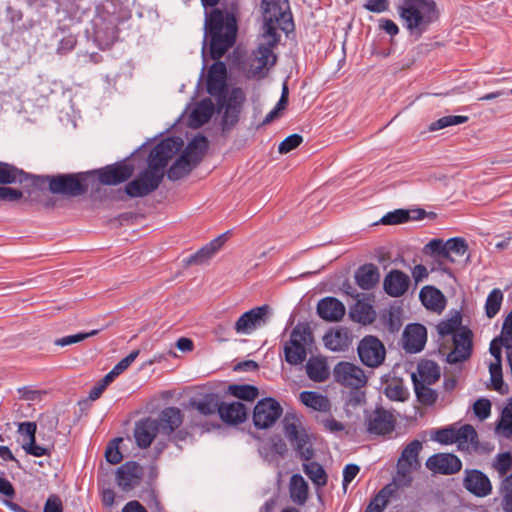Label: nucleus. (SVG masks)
Returning <instances> with one entry per match:
<instances>
[{
	"label": "nucleus",
	"mask_w": 512,
	"mask_h": 512,
	"mask_svg": "<svg viewBox=\"0 0 512 512\" xmlns=\"http://www.w3.org/2000/svg\"><path fill=\"white\" fill-rule=\"evenodd\" d=\"M159 431L157 420L145 418L138 421L134 428V438L139 448H148Z\"/></svg>",
	"instance_id": "5701e85b"
},
{
	"label": "nucleus",
	"mask_w": 512,
	"mask_h": 512,
	"mask_svg": "<svg viewBox=\"0 0 512 512\" xmlns=\"http://www.w3.org/2000/svg\"><path fill=\"white\" fill-rule=\"evenodd\" d=\"M417 382L432 385L440 378V367L431 360H425L418 364Z\"/></svg>",
	"instance_id": "4c0bfd02"
},
{
	"label": "nucleus",
	"mask_w": 512,
	"mask_h": 512,
	"mask_svg": "<svg viewBox=\"0 0 512 512\" xmlns=\"http://www.w3.org/2000/svg\"><path fill=\"white\" fill-rule=\"evenodd\" d=\"M503 300V294L500 289H493L485 303V313L488 318H493L500 310Z\"/></svg>",
	"instance_id": "09e8293b"
},
{
	"label": "nucleus",
	"mask_w": 512,
	"mask_h": 512,
	"mask_svg": "<svg viewBox=\"0 0 512 512\" xmlns=\"http://www.w3.org/2000/svg\"><path fill=\"white\" fill-rule=\"evenodd\" d=\"M37 425L35 422H22L18 424V433L23 437V450L34 457L49 455V449L36 444Z\"/></svg>",
	"instance_id": "a211bd4d"
},
{
	"label": "nucleus",
	"mask_w": 512,
	"mask_h": 512,
	"mask_svg": "<svg viewBox=\"0 0 512 512\" xmlns=\"http://www.w3.org/2000/svg\"><path fill=\"white\" fill-rule=\"evenodd\" d=\"M428 470L442 475L457 473L462 468L460 459L449 453H438L430 456L425 463Z\"/></svg>",
	"instance_id": "f3484780"
},
{
	"label": "nucleus",
	"mask_w": 512,
	"mask_h": 512,
	"mask_svg": "<svg viewBox=\"0 0 512 512\" xmlns=\"http://www.w3.org/2000/svg\"><path fill=\"white\" fill-rule=\"evenodd\" d=\"M264 17L263 42L252 51L247 67V77L261 79L267 75L268 70L276 64L277 56L273 48L279 41L277 28L285 33L294 29L292 14L288 0H262Z\"/></svg>",
	"instance_id": "f257e3e1"
},
{
	"label": "nucleus",
	"mask_w": 512,
	"mask_h": 512,
	"mask_svg": "<svg viewBox=\"0 0 512 512\" xmlns=\"http://www.w3.org/2000/svg\"><path fill=\"white\" fill-rule=\"evenodd\" d=\"M412 381L418 400L424 405L434 404L437 399L436 392L433 389H431L428 384H424L423 382H417L416 374H412Z\"/></svg>",
	"instance_id": "37998d69"
},
{
	"label": "nucleus",
	"mask_w": 512,
	"mask_h": 512,
	"mask_svg": "<svg viewBox=\"0 0 512 512\" xmlns=\"http://www.w3.org/2000/svg\"><path fill=\"white\" fill-rule=\"evenodd\" d=\"M308 484L300 474L290 478L289 493L291 500L297 505H304L308 499Z\"/></svg>",
	"instance_id": "c9c22d12"
},
{
	"label": "nucleus",
	"mask_w": 512,
	"mask_h": 512,
	"mask_svg": "<svg viewBox=\"0 0 512 512\" xmlns=\"http://www.w3.org/2000/svg\"><path fill=\"white\" fill-rule=\"evenodd\" d=\"M427 331L421 324H409L403 333V348L409 353L420 352L426 343Z\"/></svg>",
	"instance_id": "6ab92c4d"
},
{
	"label": "nucleus",
	"mask_w": 512,
	"mask_h": 512,
	"mask_svg": "<svg viewBox=\"0 0 512 512\" xmlns=\"http://www.w3.org/2000/svg\"><path fill=\"white\" fill-rule=\"evenodd\" d=\"M220 405L219 397L216 394H207L199 400L190 401V406L205 416L218 412Z\"/></svg>",
	"instance_id": "ea45409f"
},
{
	"label": "nucleus",
	"mask_w": 512,
	"mask_h": 512,
	"mask_svg": "<svg viewBox=\"0 0 512 512\" xmlns=\"http://www.w3.org/2000/svg\"><path fill=\"white\" fill-rule=\"evenodd\" d=\"M419 296L422 304L429 310L440 312L445 307L443 294L432 286L423 287Z\"/></svg>",
	"instance_id": "2f4dec72"
},
{
	"label": "nucleus",
	"mask_w": 512,
	"mask_h": 512,
	"mask_svg": "<svg viewBox=\"0 0 512 512\" xmlns=\"http://www.w3.org/2000/svg\"><path fill=\"white\" fill-rule=\"evenodd\" d=\"M422 449V443L419 440H413L402 450L399 462L408 464V466L421 467L419 453Z\"/></svg>",
	"instance_id": "a19ab883"
},
{
	"label": "nucleus",
	"mask_w": 512,
	"mask_h": 512,
	"mask_svg": "<svg viewBox=\"0 0 512 512\" xmlns=\"http://www.w3.org/2000/svg\"><path fill=\"white\" fill-rule=\"evenodd\" d=\"M142 478V468L135 462H127L117 470L116 481L118 486L129 491L138 486Z\"/></svg>",
	"instance_id": "aec40b11"
},
{
	"label": "nucleus",
	"mask_w": 512,
	"mask_h": 512,
	"mask_svg": "<svg viewBox=\"0 0 512 512\" xmlns=\"http://www.w3.org/2000/svg\"><path fill=\"white\" fill-rule=\"evenodd\" d=\"M303 471L317 487L326 485L327 474L320 464L316 462L304 463Z\"/></svg>",
	"instance_id": "c03bdc74"
},
{
	"label": "nucleus",
	"mask_w": 512,
	"mask_h": 512,
	"mask_svg": "<svg viewBox=\"0 0 512 512\" xmlns=\"http://www.w3.org/2000/svg\"><path fill=\"white\" fill-rule=\"evenodd\" d=\"M245 100V94L241 88H233L228 96L225 95V104L218 106L219 111L224 110L223 122L228 124L235 123L237 120L238 113L241 105Z\"/></svg>",
	"instance_id": "393cba45"
},
{
	"label": "nucleus",
	"mask_w": 512,
	"mask_h": 512,
	"mask_svg": "<svg viewBox=\"0 0 512 512\" xmlns=\"http://www.w3.org/2000/svg\"><path fill=\"white\" fill-rule=\"evenodd\" d=\"M218 413L224 422L231 424L242 423L247 416L246 407L241 402L221 403Z\"/></svg>",
	"instance_id": "c756f323"
},
{
	"label": "nucleus",
	"mask_w": 512,
	"mask_h": 512,
	"mask_svg": "<svg viewBox=\"0 0 512 512\" xmlns=\"http://www.w3.org/2000/svg\"><path fill=\"white\" fill-rule=\"evenodd\" d=\"M207 148V138L202 135H198L188 143L181 155L195 167L201 161Z\"/></svg>",
	"instance_id": "7c9ffc66"
},
{
	"label": "nucleus",
	"mask_w": 512,
	"mask_h": 512,
	"mask_svg": "<svg viewBox=\"0 0 512 512\" xmlns=\"http://www.w3.org/2000/svg\"><path fill=\"white\" fill-rule=\"evenodd\" d=\"M226 66L222 62L214 63L207 76V91L210 95L217 98V105L225 104V88H226Z\"/></svg>",
	"instance_id": "4468645a"
},
{
	"label": "nucleus",
	"mask_w": 512,
	"mask_h": 512,
	"mask_svg": "<svg viewBox=\"0 0 512 512\" xmlns=\"http://www.w3.org/2000/svg\"><path fill=\"white\" fill-rule=\"evenodd\" d=\"M159 430L164 434H172L183 422V415L177 407H167L159 415L157 420Z\"/></svg>",
	"instance_id": "cd10ccee"
},
{
	"label": "nucleus",
	"mask_w": 512,
	"mask_h": 512,
	"mask_svg": "<svg viewBox=\"0 0 512 512\" xmlns=\"http://www.w3.org/2000/svg\"><path fill=\"white\" fill-rule=\"evenodd\" d=\"M360 361L369 368H377L386 358V349L380 339L373 335L363 337L357 347Z\"/></svg>",
	"instance_id": "1a4fd4ad"
},
{
	"label": "nucleus",
	"mask_w": 512,
	"mask_h": 512,
	"mask_svg": "<svg viewBox=\"0 0 512 512\" xmlns=\"http://www.w3.org/2000/svg\"><path fill=\"white\" fill-rule=\"evenodd\" d=\"M395 418L389 411L377 408L366 417L367 431L374 435H386L395 427Z\"/></svg>",
	"instance_id": "dca6fc26"
},
{
	"label": "nucleus",
	"mask_w": 512,
	"mask_h": 512,
	"mask_svg": "<svg viewBox=\"0 0 512 512\" xmlns=\"http://www.w3.org/2000/svg\"><path fill=\"white\" fill-rule=\"evenodd\" d=\"M228 391L236 398L253 401L258 396V389L252 385H230Z\"/></svg>",
	"instance_id": "8fccbe9b"
},
{
	"label": "nucleus",
	"mask_w": 512,
	"mask_h": 512,
	"mask_svg": "<svg viewBox=\"0 0 512 512\" xmlns=\"http://www.w3.org/2000/svg\"><path fill=\"white\" fill-rule=\"evenodd\" d=\"M379 270L374 264L361 266L355 274L357 284L364 290L373 288L379 281Z\"/></svg>",
	"instance_id": "72a5a7b5"
},
{
	"label": "nucleus",
	"mask_w": 512,
	"mask_h": 512,
	"mask_svg": "<svg viewBox=\"0 0 512 512\" xmlns=\"http://www.w3.org/2000/svg\"><path fill=\"white\" fill-rule=\"evenodd\" d=\"M182 146L183 141L179 137H169L158 143L149 154L147 168L136 179L126 184L125 193L131 198H138L155 191L163 180L169 160Z\"/></svg>",
	"instance_id": "7ed1b4c3"
},
{
	"label": "nucleus",
	"mask_w": 512,
	"mask_h": 512,
	"mask_svg": "<svg viewBox=\"0 0 512 512\" xmlns=\"http://www.w3.org/2000/svg\"><path fill=\"white\" fill-rule=\"evenodd\" d=\"M473 410L480 420H485L491 414V402L484 398L478 399L473 405Z\"/></svg>",
	"instance_id": "052dcab7"
},
{
	"label": "nucleus",
	"mask_w": 512,
	"mask_h": 512,
	"mask_svg": "<svg viewBox=\"0 0 512 512\" xmlns=\"http://www.w3.org/2000/svg\"><path fill=\"white\" fill-rule=\"evenodd\" d=\"M472 332L461 328L453 338V349L447 355V362L456 364L467 360L472 352Z\"/></svg>",
	"instance_id": "2eb2a0df"
},
{
	"label": "nucleus",
	"mask_w": 512,
	"mask_h": 512,
	"mask_svg": "<svg viewBox=\"0 0 512 512\" xmlns=\"http://www.w3.org/2000/svg\"><path fill=\"white\" fill-rule=\"evenodd\" d=\"M48 185L53 194L69 197H77L87 191L83 174H59L55 176H37L33 179V185L42 187Z\"/></svg>",
	"instance_id": "39448f33"
},
{
	"label": "nucleus",
	"mask_w": 512,
	"mask_h": 512,
	"mask_svg": "<svg viewBox=\"0 0 512 512\" xmlns=\"http://www.w3.org/2000/svg\"><path fill=\"white\" fill-rule=\"evenodd\" d=\"M346 312L344 304L335 297H325L317 304L319 317L327 322H339Z\"/></svg>",
	"instance_id": "4be33fe9"
},
{
	"label": "nucleus",
	"mask_w": 512,
	"mask_h": 512,
	"mask_svg": "<svg viewBox=\"0 0 512 512\" xmlns=\"http://www.w3.org/2000/svg\"><path fill=\"white\" fill-rule=\"evenodd\" d=\"M214 104L211 99L206 98L195 105L189 115V125L198 128L207 123L214 113Z\"/></svg>",
	"instance_id": "c85d7f7f"
},
{
	"label": "nucleus",
	"mask_w": 512,
	"mask_h": 512,
	"mask_svg": "<svg viewBox=\"0 0 512 512\" xmlns=\"http://www.w3.org/2000/svg\"><path fill=\"white\" fill-rule=\"evenodd\" d=\"M387 503L385 489H382L368 504L365 512H383Z\"/></svg>",
	"instance_id": "bf43d9fd"
},
{
	"label": "nucleus",
	"mask_w": 512,
	"mask_h": 512,
	"mask_svg": "<svg viewBox=\"0 0 512 512\" xmlns=\"http://www.w3.org/2000/svg\"><path fill=\"white\" fill-rule=\"evenodd\" d=\"M282 412L281 405L275 399L264 398L254 407V425L259 429L269 428L280 418Z\"/></svg>",
	"instance_id": "9b49d317"
},
{
	"label": "nucleus",
	"mask_w": 512,
	"mask_h": 512,
	"mask_svg": "<svg viewBox=\"0 0 512 512\" xmlns=\"http://www.w3.org/2000/svg\"><path fill=\"white\" fill-rule=\"evenodd\" d=\"M410 219V214L408 210L397 209L392 212H388L381 219L382 224L384 225H396L401 224Z\"/></svg>",
	"instance_id": "864d4df0"
},
{
	"label": "nucleus",
	"mask_w": 512,
	"mask_h": 512,
	"mask_svg": "<svg viewBox=\"0 0 512 512\" xmlns=\"http://www.w3.org/2000/svg\"><path fill=\"white\" fill-rule=\"evenodd\" d=\"M497 427L502 430L507 437L512 436V413H510L509 409H503Z\"/></svg>",
	"instance_id": "0e129e2a"
},
{
	"label": "nucleus",
	"mask_w": 512,
	"mask_h": 512,
	"mask_svg": "<svg viewBox=\"0 0 512 512\" xmlns=\"http://www.w3.org/2000/svg\"><path fill=\"white\" fill-rule=\"evenodd\" d=\"M228 239V232H225L211 240L196 253L190 255L186 263L189 265H202L207 263L214 255L221 250Z\"/></svg>",
	"instance_id": "412c9836"
},
{
	"label": "nucleus",
	"mask_w": 512,
	"mask_h": 512,
	"mask_svg": "<svg viewBox=\"0 0 512 512\" xmlns=\"http://www.w3.org/2000/svg\"><path fill=\"white\" fill-rule=\"evenodd\" d=\"M98 332H99L98 330H92V331L86 332V333H78L75 335H68V336L56 339L55 345L63 347V346H67V345L76 344V343L81 342L91 336L96 335Z\"/></svg>",
	"instance_id": "4d7b16f0"
},
{
	"label": "nucleus",
	"mask_w": 512,
	"mask_h": 512,
	"mask_svg": "<svg viewBox=\"0 0 512 512\" xmlns=\"http://www.w3.org/2000/svg\"><path fill=\"white\" fill-rule=\"evenodd\" d=\"M494 468L501 477L508 476L507 473L512 468V456L509 452L500 453L494 462Z\"/></svg>",
	"instance_id": "6e6d98bb"
},
{
	"label": "nucleus",
	"mask_w": 512,
	"mask_h": 512,
	"mask_svg": "<svg viewBox=\"0 0 512 512\" xmlns=\"http://www.w3.org/2000/svg\"><path fill=\"white\" fill-rule=\"evenodd\" d=\"M425 250L439 260L451 263H465L469 260L468 245L460 237L451 238L446 242L441 239H433L425 246Z\"/></svg>",
	"instance_id": "0eeeda50"
},
{
	"label": "nucleus",
	"mask_w": 512,
	"mask_h": 512,
	"mask_svg": "<svg viewBox=\"0 0 512 512\" xmlns=\"http://www.w3.org/2000/svg\"><path fill=\"white\" fill-rule=\"evenodd\" d=\"M303 141V138L299 134H292L285 138L278 147V151L281 154H286L293 149L297 148Z\"/></svg>",
	"instance_id": "13d9d810"
},
{
	"label": "nucleus",
	"mask_w": 512,
	"mask_h": 512,
	"mask_svg": "<svg viewBox=\"0 0 512 512\" xmlns=\"http://www.w3.org/2000/svg\"><path fill=\"white\" fill-rule=\"evenodd\" d=\"M333 375L337 383L354 389L361 388L367 383L364 370L350 362L337 363Z\"/></svg>",
	"instance_id": "f8f14e48"
},
{
	"label": "nucleus",
	"mask_w": 512,
	"mask_h": 512,
	"mask_svg": "<svg viewBox=\"0 0 512 512\" xmlns=\"http://www.w3.org/2000/svg\"><path fill=\"white\" fill-rule=\"evenodd\" d=\"M468 119L467 116L462 115L443 116L429 125V131H437L453 125L463 124L467 122Z\"/></svg>",
	"instance_id": "3c124183"
},
{
	"label": "nucleus",
	"mask_w": 512,
	"mask_h": 512,
	"mask_svg": "<svg viewBox=\"0 0 512 512\" xmlns=\"http://www.w3.org/2000/svg\"><path fill=\"white\" fill-rule=\"evenodd\" d=\"M462 451L475 450L477 448V432L473 426L466 424L455 431V442Z\"/></svg>",
	"instance_id": "473e14b6"
},
{
	"label": "nucleus",
	"mask_w": 512,
	"mask_h": 512,
	"mask_svg": "<svg viewBox=\"0 0 512 512\" xmlns=\"http://www.w3.org/2000/svg\"><path fill=\"white\" fill-rule=\"evenodd\" d=\"M22 196V192L18 189L0 186V201L13 202L21 199Z\"/></svg>",
	"instance_id": "338daca9"
},
{
	"label": "nucleus",
	"mask_w": 512,
	"mask_h": 512,
	"mask_svg": "<svg viewBox=\"0 0 512 512\" xmlns=\"http://www.w3.org/2000/svg\"><path fill=\"white\" fill-rule=\"evenodd\" d=\"M43 512H63L60 498L55 495L50 496L45 503Z\"/></svg>",
	"instance_id": "774afa93"
},
{
	"label": "nucleus",
	"mask_w": 512,
	"mask_h": 512,
	"mask_svg": "<svg viewBox=\"0 0 512 512\" xmlns=\"http://www.w3.org/2000/svg\"><path fill=\"white\" fill-rule=\"evenodd\" d=\"M499 494L503 511L512 512V474L502 479Z\"/></svg>",
	"instance_id": "49530a36"
},
{
	"label": "nucleus",
	"mask_w": 512,
	"mask_h": 512,
	"mask_svg": "<svg viewBox=\"0 0 512 512\" xmlns=\"http://www.w3.org/2000/svg\"><path fill=\"white\" fill-rule=\"evenodd\" d=\"M456 428H442L435 432L434 440L441 444H451L455 442Z\"/></svg>",
	"instance_id": "e2e57ef3"
},
{
	"label": "nucleus",
	"mask_w": 512,
	"mask_h": 512,
	"mask_svg": "<svg viewBox=\"0 0 512 512\" xmlns=\"http://www.w3.org/2000/svg\"><path fill=\"white\" fill-rule=\"evenodd\" d=\"M349 315L354 322L363 325L371 324L376 318L373 306L360 300L350 308Z\"/></svg>",
	"instance_id": "f704fd0d"
},
{
	"label": "nucleus",
	"mask_w": 512,
	"mask_h": 512,
	"mask_svg": "<svg viewBox=\"0 0 512 512\" xmlns=\"http://www.w3.org/2000/svg\"><path fill=\"white\" fill-rule=\"evenodd\" d=\"M305 368L309 379L312 381L323 382L329 377L326 360L322 357H311L307 361Z\"/></svg>",
	"instance_id": "e433bc0d"
},
{
	"label": "nucleus",
	"mask_w": 512,
	"mask_h": 512,
	"mask_svg": "<svg viewBox=\"0 0 512 512\" xmlns=\"http://www.w3.org/2000/svg\"><path fill=\"white\" fill-rule=\"evenodd\" d=\"M313 343L310 328L302 323L297 324L284 344L285 360L290 365H299L306 360L309 347Z\"/></svg>",
	"instance_id": "423d86ee"
},
{
	"label": "nucleus",
	"mask_w": 512,
	"mask_h": 512,
	"mask_svg": "<svg viewBox=\"0 0 512 512\" xmlns=\"http://www.w3.org/2000/svg\"><path fill=\"white\" fill-rule=\"evenodd\" d=\"M270 312V306L265 304L243 313L234 325L236 333L248 335L254 330L264 326L268 321Z\"/></svg>",
	"instance_id": "9d476101"
},
{
	"label": "nucleus",
	"mask_w": 512,
	"mask_h": 512,
	"mask_svg": "<svg viewBox=\"0 0 512 512\" xmlns=\"http://www.w3.org/2000/svg\"><path fill=\"white\" fill-rule=\"evenodd\" d=\"M397 12L409 34L417 38H420L439 17L434 0H401Z\"/></svg>",
	"instance_id": "20e7f679"
},
{
	"label": "nucleus",
	"mask_w": 512,
	"mask_h": 512,
	"mask_svg": "<svg viewBox=\"0 0 512 512\" xmlns=\"http://www.w3.org/2000/svg\"><path fill=\"white\" fill-rule=\"evenodd\" d=\"M300 401L307 407L320 412H328L331 409L329 399L314 391H303L300 393Z\"/></svg>",
	"instance_id": "58836bf2"
},
{
	"label": "nucleus",
	"mask_w": 512,
	"mask_h": 512,
	"mask_svg": "<svg viewBox=\"0 0 512 512\" xmlns=\"http://www.w3.org/2000/svg\"><path fill=\"white\" fill-rule=\"evenodd\" d=\"M101 184L115 186L130 179L134 173V167L125 162L107 165L95 171Z\"/></svg>",
	"instance_id": "ddd939ff"
},
{
	"label": "nucleus",
	"mask_w": 512,
	"mask_h": 512,
	"mask_svg": "<svg viewBox=\"0 0 512 512\" xmlns=\"http://www.w3.org/2000/svg\"><path fill=\"white\" fill-rule=\"evenodd\" d=\"M461 324V320L458 317H453L448 320L441 321L437 325V331L440 336L445 337L456 334L460 329L459 326Z\"/></svg>",
	"instance_id": "603ef678"
},
{
	"label": "nucleus",
	"mask_w": 512,
	"mask_h": 512,
	"mask_svg": "<svg viewBox=\"0 0 512 512\" xmlns=\"http://www.w3.org/2000/svg\"><path fill=\"white\" fill-rule=\"evenodd\" d=\"M203 6L213 9L205 17V35L210 38V55L218 60L235 44L238 33L240 7L237 1L216 7L220 0H201Z\"/></svg>",
	"instance_id": "f03ea898"
},
{
	"label": "nucleus",
	"mask_w": 512,
	"mask_h": 512,
	"mask_svg": "<svg viewBox=\"0 0 512 512\" xmlns=\"http://www.w3.org/2000/svg\"><path fill=\"white\" fill-rule=\"evenodd\" d=\"M138 355H139V350H134L129 355H127L122 360H120L112 368L111 371L113 372V374H115L116 376H119L120 374H122L135 361V359L138 357Z\"/></svg>",
	"instance_id": "680f3d73"
},
{
	"label": "nucleus",
	"mask_w": 512,
	"mask_h": 512,
	"mask_svg": "<svg viewBox=\"0 0 512 512\" xmlns=\"http://www.w3.org/2000/svg\"><path fill=\"white\" fill-rule=\"evenodd\" d=\"M22 196V192L18 189L0 186V201L13 202L21 199Z\"/></svg>",
	"instance_id": "69168bd1"
},
{
	"label": "nucleus",
	"mask_w": 512,
	"mask_h": 512,
	"mask_svg": "<svg viewBox=\"0 0 512 512\" xmlns=\"http://www.w3.org/2000/svg\"><path fill=\"white\" fill-rule=\"evenodd\" d=\"M284 433L290 441L299 456L309 461L314 456L311 440L298 416L293 413H287L283 419Z\"/></svg>",
	"instance_id": "6e6552de"
},
{
	"label": "nucleus",
	"mask_w": 512,
	"mask_h": 512,
	"mask_svg": "<svg viewBox=\"0 0 512 512\" xmlns=\"http://www.w3.org/2000/svg\"><path fill=\"white\" fill-rule=\"evenodd\" d=\"M463 485L469 492L479 497L487 496L492 490L489 478L479 470L466 471Z\"/></svg>",
	"instance_id": "a878e982"
},
{
	"label": "nucleus",
	"mask_w": 512,
	"mask_h": 512,
	"mask_svg": "<svg viewBox=\"0 0 512 512\" xmlns=\"http://www.w3.org/2000/svg\"><path fill=\"white\" fill-rule=\"evenodd\" d=\"M353 336L348 328L336 327L328 331L324 337V345L335 352L346 351L352 344Z\"/></svg>",
	"instance_id": "b1692460"
},
{
	"label": "nucleus",
	"mask_w": 512,
	"mask_h": 512,
	"mask_svg": "<svg viewBox=\"0 0 512 512\" xmlns=\"http://www.w3.org/2000/svg\"><path fill=\"white\" fill-rule=\"evenodd\" d=\"M122 442V438L113 439L106 448L105 458L110 464L116 465L120 463L123 456L119 450V443Z\"/></svg>",
	"instance_id": "5fc2aeb1"
},
{
	"label": "nucleus",
	"mask_w": 512,
	"mask_h": 512,
	"mask_svg": "<svg viewBox=\"0 0 512 512\" xmlns=\"http://www.w3.org/2000/svg\"><path fill=\"white\" fill-rule=\"evenodd\" d=\"M193 168L194 166L185 159V157L180 155L175 163L169 168L167 177L172 181L179 180L186 176Z\"/></svg>",
	"instance_id": "a18cd8bd"
},
{
	"label": "nucleus",
	"mask_w": 512,
	"mask_h": 512,
	"mask_svg": "<svg viewBox=\"0 0 512 512\" xmlns=\"http://www.w3.org/2000/svg\"><path fill=\"white\" fill-rule=\"evenodd\" d=\"M419 468L397 461V471L393 477L394 485L398 488L409 487L413 482V472Z\"/></svg>",
	"instance_id": "79ce46f5"
},
{
	"label": "nucleus",
	"mask_w": 512,
	"mask_h": 512,
	"mask_svg": "<svg viewBox=\"0 0 512 512\" xmlns=\"http://www.w3.org/2000/svg\"><path fill=\"white\" fill-rule=\"evenodd\" d=\"M409 284V276L400 270L390 271L383 282L385 292L392 297L404 295L409 288Z\"/></svg>",
	"instance_id": "bb28decb"
},
{
	"label": "nucleus",
	"mask_w": 512,
	"mask_h": 512,
	"mask_svg": "<svg viewBox=\"0 0 512 512\" xmlns=\"http://www.w3.org/2000/svg\"><path fill=\"white\" fill-rule=\"evenodd\" d=\"M24 172L7 163L0 162V184L22 182Z\"/></svg>",
	"instance_id": "de8ad7c7"
}]
</instances>
